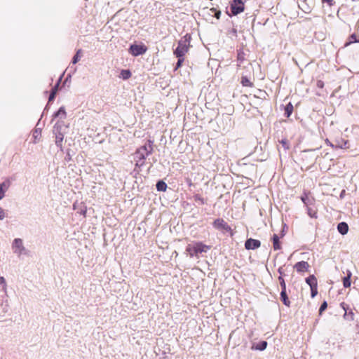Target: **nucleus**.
<instances>
[{
    "label": "nucleus",
    "instance_id": "obj_46",
    "mask_svg": "<svg viewBox=\"0 0 359 359\" xmlns=\"http://www.w3.org/2000/svg\"><path fill=\"white\" fill-rule=\"evenodd\" d=\"M357 326H358V327H359V325H358V324H357Z\"/></svg>",
    "mask_w": 359,
    "mask_h": 359
},
{
    "label": "nucleus",
    "instance_id": "obj_27",
    "mask_svg": "<svg viewBox=\"0 0 359 359\" xmlns=\"http://www.w3.org/2000/svg\"><path fill=\"white\" fill-rule=\"evenodd\" d=\"M278 280L281 287V290H286V284L283 276H280L278 277Z\"/></svg>",
    "mask_w": 359,
    "mask_h": 359
},
{
    "label": "nucleus",
    "instance_id": "obj_36",
    "mask_svg": "<svg viewBox=\"0 0 359 359\" xmlns=\"http://www.w3.org/2000/svg\"><path fill=\"white\" fill-rule=\"evenodd\" d=\"M60 80H61V78L59 79L57 83H56V85L53 88L51 92H55V93H57V89H58V86L60 85Z\"/></svg>",
    "mask_w": 359,
    "mask_h": 359
},
{
    "label": "nucleus",
    "instance_id": "obj_18",
    "mask_svg": "<svg viewBox=\"0 0 359 359\" xmlns=\"http://www.w3.org/2000/svg\"><path fill=\"white\" fill-rule=\"evenodd\" d=\"M266 346L267 342L266 341H262L259 343L257 344L256 345H254L252 346V348L259 351H264L266 349Z\"/></svg>",
    "mask_w": 359,
    "mask_h": 359
},
{
    "label": "nucleus",
    "instance_id": "obj_5",
    "mask_svg": "<svg viewBox=\"0 0 359 359\" xmlns=\"http://www.w3.org/2000/svg\"><path fill=\"white\" fill-rule=\"evenodd\" d=\"M212 226L217 230L222 231L224 233L228 232L232 235V229L231 226L223 219H216L213 222Z\"/></svg>",
    "mask_w": 359,
    "mask_h": 359
},
{
    "label": "nucleus",
    "instance_id": "obj_15",
    "mask_svg": "<svg viewBox=\"0 0 359 359\" xmlns=\"http://www.w3.org/2000/svg\"><path fill=\"white\" fill-rule=\"evenodd\" d=\"M54 117H57L60 119H65L66 118V111L64 107H61L58 111L54 114Z\"/></svg>",
    "mask_w": 359,
    "mask_h": 359
},
{
    "label": "nucleus",
    "instance_id": "obj_8",
    "mask_svg": "<svg viewBox=\"0 0 359 359\" xmlns=\"http://www.w3.org/2000/svg\"><path fill=\"white\" fill-rule=\"evenodd\" d=\"M53 132L55 134V144L57 145V147L62 149V143L63 141L64 135L62 133H60V131L59 130V126H57V124H55V126H54Z\"/></svg>",
    "mask_w": 359,
    "mask_h": 359
},
{
    "label": "nucleus",
    "instance_id": "obj_7",
    "mask_svg": "<svg viewBox=\"0 0 359 359\" xmlns=\"http://www.w3.org/2000/svg\"><path fill=\"white\" fill-rule=\"evenodd\" d=\"M147 51V48L142 45L133 44L130 46L129 52L134 56H138L144 54Z\"/></svg>",
    "mask_w": 359,
    "mask_h": 359
},
{
    "label": "nucleus",
    "instance_id": "obj_32",
    "mask_svg": "<svg viewBox=\"0 0 359 359\" xmlns=\"http://www.w3.org/2000/svg\"><path fill=\"white\" fill-rule=\"evenodd\" d=\"M327 307V304L326 302H323L319 309V313L321 314Z\"/></svg>",
    "mask_w": 359,
    "mask_h": 359
},
{
    "label": "nucleus",
    "instance_id": "obj_9",
    "mask_svg": "<svg viewBox=\"0 0 359 359\" xmlns=\"http://www.w3.org/2000/svg\"><path fill=\"white\" fill-rule=\"evenodd\" d=\"M261 242L259 240L249 238L245 243V247L247 250H255L259 248Z\"/></svg>",
    "mask_w": 359,
    "mask_h": 359
},
{
    "label": "nucleus",
    "instance_id": "obj_13",
    "mask_svg": "<svg viewBox=\"0 0 359 359\" xmlns=\"http://www.w3.org/2000/svg\"><path fill=\"white\" fill-rule=\"evenodd\" d=\"M10 186V182L6 181L0 184V199L4 197L5 192Z\"/></svg>",
    "mask_w": 359,
    "mask_h": 359
},
{
    "label": "nucleus",
    "instance_id": "obj_41",
    "mask_svg": "<svg viewBox=\"0 0 359 359\" xmlns=\"http://www.w3.org/2000/svg\"><path fill=\"white\" fill-rule=\"evenodd\" d=\"M323 3H327L329 6H332L334 4L333 0H322Z\"/></svg>",
    "mask_w": 359,
    "mask_h": 359
},
{
    "label": "nucleus",
    "instance_id": "obj_40",
    "mask_svg": "<svg viewBox=\"0 0 359 359\" xmlns=\"http://www.w3.org/2000/svg\"><path fill=\"white\" fill-rule=\"evenodd\" d=\"M307 199H308V197H307V196H306V194H305L304 196H302L301 197V200L302 201V202H303L305 205H307V202H306Z\"/></svg>",
    "mask_w": 359,
    "mask_h": 359
},
{
    "label": "nucleus",
    "instance_id": "obj_2",
    "mask_svg": "<svg viewBox=\"0 0 359 359\" xmlns=\"http://www.w3.org/2000/svg\"><path fill=\"white\" fill-rule=\"evenodd\" d=\"M210 247L203 244L201 242H197L194 245L189 244L187 247L186 251L189 254L190 257H193L197 256L198 253L205 252Z\"/></svg>",
    "mask_w": 359,
    "mask_h": 359
},
{
    "label": "nucleus",
    "instance_id": "obj_33",
    "mask_svg": "<svg viewBox=\"0 0 359 359\" xmlns=\"http://www.w3.org/2000/svg\"><path fill=\"white\" fill-rule=\"evenodd\" d=\"M311 297H314L316 296L317 293H318V290H317V285L316 286H313V287H311Z\"/></svg>",
    "mask_w": 359,
    "mask_h": 359
},
{
    "label": "nucleus",
    "instance_id": "obj_28",
    "mask_svg": "<svg viewBox=\"0 0 359 359\" xmlns=\"http://www.w3.org/2000/svg\"><path fill=\"white\" fill-rule=\"evenodd\" d=\"M81 50H78L76 55L73 57L72 62L73 64H76L78 62V61L80 60L79 54L81 53Z\"/></svg>",
    "mask_w": 359,
    "mask_h": 359
},
{
    "label": "nucleus",
    "instance_id": "obj_37",
    "mask_svg": "<svg viewBox=\"0 0 359 359\" xmlns=\"http://www.w3.org/2000/svg\"><path fill=\"white\" fill-rule=\"evenodd\" d=\"M6 215H5V212H4V210L0 208V220H2L5 218Z\"/></svg>",
    "mask_w": 359,
    "mask_h": 359
},
{
    "label": "nucleus",
    "instance_id": "obj_26",
    "mask_svg": "<svg viewBox=\"0 0 359 359\" xmlns=\"http://www.w3.org/2000/svg\"><path fill=\"white\" fill-rule=\"evenodd\" d=\"M121 74L123 79H128L131 76V72L129 70H122Z\"/></svg>",
    "mask_w": 359,
    "mask_h": 359
},
{
    "label": "nucleus",
    "instance_id": "obj_30",
    "mask_svg": "<svg viewBox=\"0 0 359 359\" xmlns=\"http://www.w3.org/2000/svg\"><path fill=\"white\" fill-rule=\"evenodd\" d=\"M0 285L2 286V288L4 291L6 290V279L1 276L0 277Z\"/></svg>",
    "mask_w": 359,
    "mask_h": 359
},
{
    "label": "nucleus",
    "instance_id": "obj_1",
    "mask_svg": "<svg viewBox=\"0 0 359 359\" xmlns=\"http://www.w3.org/2000/svg\"><path fill=\"white\" fill-rule=\"evenodd\" d=\"M153 151V142L147 140V142L137 149L135 154L136 159V165L142 166L144 164V160Z\"/></svg>",
    "mask_w": 359,
    "mask_h": 359
},
{
    "label": "nucleus",
    "instance_id": "obj_43",
    "mask_svg": "<svg viewBox=\"0 0 359 359\" xmlns=\"http://www.w3.org/2000/svg\"><path fill=\"white\" fill-rule=\"evenodd\" d=\"M278 272L280 273V276H283V269L282 267H280L278 269Z\"/></svg>",
    "mask_w": 359,
    "mask_h": 359
},
{
    "label": "nucleus",
    "instance_id": "obj_39",
    "mask_svg": "<svg viewBox=\"0 0 359 359\" xmlns=\"http://www.w3.org/2000/svg\"><path fill=\"white\" fill-rule=\"evenodd\" d=\"M178 58V61H177V67H179L181 66V64L182 63V62L184 61V57H177Z\"/></svg>",
    "mask_w": 359,
    "mask_h": 359
},
{
    "label": "nucleus",
    "instance_id": "obj_20",
    "mask_svg": "<svg viewBox=\"0 0 359 359\" xmlns=\"http://www.w3.org/2000/svg\"><path fill=\"white\" fill-rule=\"evenodd\" d=\"M41 129L39 128H36L34 132H33V134H32V136H33V138H34V141L33 142L34 144L37 143L38 140L40 139L41 137Z\"/></svg>",
    "mask_w": 359,
    "mask_h": 359
},
{
    "label": "nucleus",
    "instance_id": "obj_19",
    "mask_svg": "<svg viewBox=\"0 0 359 359\" xmlns=\"http://www.w3.org/2000/svg\"><path fill=\"white\" fill-rule=\"evenodd\" d=\"M293 111V105L290 102L285 107L284 115L289 118Z\"/></svg>",
    "mask_w": 359,
    "mask_h": 359
},
{
    "label": "nucleus",
    "instance_id": "obj_24",
    "mask_svg": "<svg viewBox=\"0 0 359 359\" xmlns=\"http://www.w3.org/2000/svg\"><path fill=\"white\" fill-rule=\"evenodd\" d=\"M194 200L195 202L198 203L200 205H203L205 203V199L199 194H195L194 196Z\"/></svg>",
    "mask_w": 359,
    "mask_h": 359
},
{
    "label": "nucleus",
    "instance_id": "obj_45",
    "mask_svg": "<svg viewBox=\"0 0 359 359\" xmlns=\"http://www.w3.org/2000/svg\"><path fill=\"white\" fill-rule=\"evenodd\" d=\"M187 182H188V184H189V186H191V185H192V182H191V180L188 179V180H187Z\"/></svg>",
    "mask_w": 359,
    "mask_h": 359
},
{
    "label": "nucleus",
    "instance_id": "obj_16",
    "mask_svg": "<svg viewBox=\"0 0 359 359\" xmlns=\"http://www.w3.org/2000/svg\"><path fill=\"white\" fill-rule=\"evenodd\" d=\"M280 299L281 301L283 302V304L287 306H289L290 304V302L287 297V293H286V290H281V292H280Z\"/></svg>",
    "mask_w": 359,
    "mask_h": 359
},
{
    "label": "nucleus",
    "instance_id": "obj_17",
    "mask_svg": "<svg viewBox=\"0 0 359 359\" xmlns=\"http://www.w3.org/2000/svg\"><path fill=\"white\" fill-rule=\"evenodd\" d=\"M273 249L275 250H280L281 248L280 242H279V237L277 234H273Z\"/></svg>",
    "mask_w": 359,
    "mask_h": 359
},
{
    "label": "nucleus",
    "instance_id": "obj_11",
    "mask_svg": "<svg viewBox=\"0 0 359 359\" xmlns=\"http://www.w3.org/2000/svg\"><path fill=\"white\" fill-rule=\"evenodd\" d=\"M334 146H335V148H339V149L349 148L348 142L342 138L336 140Z\"/></svg>",
    "mask_w": 359,
    "mask_h": 359
},
{
    "label": "nucleus",
    "instance_id": "obj_14",
    "mask_svg": "<svg viewBox=\"0 0 359 359\" xmlns=\"http://www.w3.org/2000/svg\"><path fill=\"white\" fill-rule=\"evenodd\" d=\"M306 283L310 286V288L318 285L317 279L314 275H310L306 278Z\"/></svg>",
    "mask_w": 359,
    "mask_h": 359
},
{
    "label": "nucleus",
    "instance_id": "obj_4",
    "mask_svg": "<svg viewBox=\"0 0 359 359\" xmlns=\"http://www.w3.org/2000/svg\"><path fill=\"white\" fill-rule=\"evenodd\" d=\"M189 42L187 39L180 40L178 42V46L174 51V54L177 57H182L189 50Z\"/></svg>",
    "mask_w": 359,
    "mask_h": 359
},
{
    "label": "nucleus",
    "instance_id": "obj_44",
    "mask_svg": "<svg viewBox=\"0 0 359 359\" xmlns=\"http://www.w3.org/2000/svg\"><path fill=\"white\" fill-rule=\"evenodd\" d=\"M326 142L327 144H329L330 146H331L332 148H335V146L334 144L331 143L328 140H326Z\"/></svg>",
    "mask_w": 359,
    "mask_h": 359
},
{
    "label": "nucleus",
    "instance_id": "obj_3",
    "mask_svg": "<svg viewBox=\"0 0 359 359\" xmlns=\"http://www.w3.org/2000/svg\"><path fill=\"white\" fill-rule=\"evenodd\" d=\"M12 250L13 253L20 257L23 255L27 254V250L23 245V241L21 238H15L12 243Z\"/></svg>",
    "mask_w": 359,
    "mask_h": 359
},
{
    "label": "nucleus",
    "instance_id": "obj_25",
    "mask_svg": "<svg viewBox=\"0 0 359 359\" xmlns=\"http://www.w3.org/2000/svg\"><path fill=\"white\" fill-rule=\"evenodd\" d=\"M241 83L243 86H252V83L246 76L242 77Z\"/></svg>",
    "mask_w": 359,
    "mask_h": 359
},
{
    "label": "nucleus",
    "instance_id": "obj_35",
    "mask_svg": "<svg viewBox=\"0 0 359 359\" xmlns=\"http://www.w3.org/2000/svg\"><path fill=\"white\" fill-rule=\"evenodd\" d=\"M280 143L282 144V145H283V147H284L285 149H289V145H288L287 140H285V139L282 140L280 141Z\"/></svg>",
    "mask_w": 359,
    "mask_h": 359
},
{
    "label": "nucleus",
    "instance_id": "obj_42",
    "mask_svg": "<svg viewBox=\"0 0 359 359\" xmlns=\"http://www.w3.org/2000/svg\"><path fill=\"white\" fill-rule=\"evenodd\" d=\"M341 306L345 311V312H346L347 308H346V304L344 302H342L341 304Z\"/></svg>",
    "mask_w": 359,
    "mask_h": 359
},
{
    "label": "nucleus",
    "instance_id": "obj_6",
    "mask_svg": "<svg viewBox=\"0 0 359 359\" xmlns=\"http://www.w3.org/2000/svg\"><path fill=\"white\" fill-rule=\"evenodd\" d=\"M231 11L233 15H236L244 11V4L242 0H233L231 4Z\"/></svg>",
    "mask_w": 359,
    "mask_h": 359
},
{
    "label": "nucleus",
    "instance_id": "obj_38",
    "mask_svg": "<svg viewBox=\"0 0 359 359\" xmlns=\"http://www.w3.org/2000/svg\"><path fill=\"white\" fill-rule=\"evenodd\" d=\"M55 92H51L50 95H49V97H48V101L50 102L52 100H54L55 98Z\"/></svg>",
    "mask_w": 359,
    "mask_h": 359
},
{
    "label": "nucleus",
    "instance_id": "obj_22",
    "mask_svg": "<svg viewBox=\"0 0 359 359\" xmlns=\"http://www.w3.org/2000/svg\"><path fill=\"white\" fill-rule=\"evenodd\" d=\"M351 273H349L346 276L343 278V285L344 287H348L351 286Z\"/></svg>",
    "mask_w": 359,
    "mask_h": 359
},
{
    "label": "nucleus",
    "instance_id": "obj_23",
    "mask_svg": "<svg viewBox=\"0 0 359 359\" xmlns=\"http://www.w3.org/2000/svg\"><path fill=\"white\" fill-rule=\"evenodd\" d=\"M349 39H350V41L346 42L344 44V47H347V46H350L352 43H358L359 42V40H357L356 35L355 34H351L349 37Z\"/></svg>",
    "mask_w": 359,
    "mask_h": 359
},
{
    "label": "nucleus",
    "instance_id": "obj_12",
    "mask_svg": "<svg viewBox=\"0 0 359 359\" xmlns=\"http://www.w3.org/2000/svg\"><path fill=\"white\" fill-rule=\"evenodd\" d=\"M337 230L341 235H346L348 231V226L346 222H341L338 224Z\"/></svg>",
    "mask_w": 359,
    "mask_h": 359
},
{
    "label": "nucleus",
    "instance_id": "obj_34",
    "mask_svg": "<svg viewBox=\"0 0 359 359\" xmlns=\"http://www.w3.org/2000/svg\"><path fill=\"white\" fill-rule=\"evenodd\" d=\"M308 214L312 218H316V212L313 210H312L311 208H308Z\"/></svg>",
    "mask_w": 359,
    "mask_h": 359
},
{
    "label": "nucleus",
    "instance_id": "obj_31",
    "mask_svg": "<svg viewBox=\"0 0 359 359\" xmlns=\"http://www.w3.org/2000/svg\"><path fill=\"white\" fill-rule=\"evenodd\" d=\"M211 11L212 13H214V15L215 17L217 18V19H219L220 18V16H221V11H217L215 8H212L211 9Z\"/></svg>",
    "mask_w": 359,
    "mask_h": 359
},
{
    "label": "nucleus",
    "instance_id": "obj_10",
    "mask_svg": "<svg viewBox=\"0 0 359 359\" xmlns=\"http://www.w3.org/2000/svg\"><path fill=\"white\" fill-rule=\"evenodd\" d=\"M309 264L307 262L305 261H301L299 262H297L294 265V269L299 273H302L304 271H306L309 268Z\"/></svg>",
    "mask_w": 359,
    "mask_h": 359
},
{
    "label": "nucleus",
    "instance_id": "obj_29",
    "mask_svg": "<svg viewBox=\"0 0 359 359\" xmlns=\"http://www.w3.org/2000/svg\"><path fill=\"white\" fill-rule=\"evenodd\" d=\"M353 316H354V314L352 311H350L349 313L345 312V313L344 315V318H348L351 320H353Z\"/></svg>",
    "mask_w": 359,
    "mask_h": 359
},
{
    "label": "nucleus",
    "instance_id": "obj_21",
    "mask_svg": "<svg viewBox=\"0 0 359 359\" xmlns=\"http://www.w3.org/2000/svg\"><path fill=\"white\" fill-rule=\"evenodd\" d=\"M167 188V184L163 181H158L156 184V189L159 191H165Z\"/></svg>",
    "mask_w": 359,
    "mask_h": 359
}]
</instances>
